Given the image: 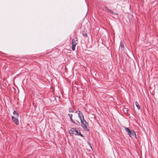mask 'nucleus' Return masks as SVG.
I'll use <instances>...</instances> for the list:
<instances>
[{
  "mask_svg": "<svg viewBox=\"0 0 158 158\" xmlns=\"http://www.w3.org/2000/svg\"><path fill=\"white\" fill-rule=\"evenodd\" d=\"M68 115L69 116V117H70V119L72 123H73L74 124H75V122L74 120H73V118H72V116H73L72 114H68Z\"/></svg>",
  "mask_w": 158,
  "mask_h": 158,
  "instance_id": "nucleus-6",
  "label": "nucleus"
},
{
  "mask_svg": "<svg viewBox=\"0 0 158 158\" xmlns=\"http://www.w3.org/2000/svg\"><path fill=\"white\" fill-rule=\"evenodd\" d=\"M81 122V124L83 125L84 123V122H85L86 121L85 120L84 118H82V119L80 120Z\"/></svg>",
  "mask_w": 158,
  "mask_h": 158,
  "instance_id": "nucleus-10",
  "label": "nucleus"
},
{
  "mask_svg": "<svg viewBox=\"0 0 158 158\" xmlns=\"http://www.w3.org/2000/svg\"><path fill=\"white\" fill-rule=\"evenodd\" d=\"M131 135H132L133 136H135V135H136V134H135V132L133 131H131Z\"/></svg>",
  "mask_w": 158,
  "mask_h": 158,
  "instance_id": "nucleus-13",
  "label": "nucleus"
},
{
  "mask_svg": "<svg viewBox=\"0 0 158 158\" xmlns=\"http://www.w3.org/2000/svg\"><path fill=\"white\" fill-rule=\"evenodd\" d=\"M105 8L108 10V9H109L107 7H106Z\"/></svg>",
  "mask_w": 158,
  "mask_h": 158,
  "instance_id": "nucleus-18",
  "label": "nucleus"
},
{
  "mask_svg": "<svg viewBox=\"0 0 158 158\" xmlns=\"http://www.w3.org/2000/svg\"><path fill=\"white\" fill-rule=\"evenodd\" d=\"M78 116L80 118V120L82 119V118H84V116L82 114V113L81 111H78Z\"/></svg>",
  "mask_w": 158,
  "mask_h": 158,
  "instance_id": "nucleus-4",
  "label": "nucleus"
},
{
  "mask_svg": "<svg viewBox=\"0 0 158 158\" xmlns=\"http://www.w3.org/2000/svg\"><path fill=\"white\" fill-rule=\"evenodd\" d=\"M77 121V122H78L79 123H79V122Z\"/></svg>",
  "mask_w": 158,
  "mask_h": 158,
  "instance_id": "nucleus-20",
  "label": "nucleus"
},
{
  "mask_svg": "<svg viewBox=\"0 0 158 158\" xmlns=\"http://www.w3.org/2000/svg\"><path fill=\"white\" fill-rule=\"evenodd\" d=\"M83 35L84 36V37H86L87 36V35L86 33H83Z\"/></svg>",
  "mask_w": 158,
  "mask_h": 158,
  "instance_id": "nucleus-14",
  "label": "nucleus"
},
{
  "mask_svg": "<svg viewBox=\"0 0 158 158\" xmlns=\"http://www.w3.org/2000/svg\"><path fill=\"white\" fill-rule=\"evenodd\" d=\"M112 14L114 15H118V14L117 13H116L115 12H114L112 13Z\"/></svg>",
  "mask_w": 158,
  "mask_h": 158,
  "instance_id": "nucleus-17",
  "label": "nucleus"
},
{
  "mask_svg": "<svg viewBox=\"0 0 158 158\" xmlns=\"http://www.w3.org/2000/svg\"><path fill=\"white\" fill-rule=\"evenodd\" d=\"M69 112H73V110L71 108H69Z\"/></svg>",
  "mask_w": 158,
  "mask_h": 158,
  "instance_id": "nucleus-15",
  "label": "nucleus"
},
{
  "mask_svg": "<svg viewBox=\"0 0 158 158\" xmlns=\"http://www.w3.org/2000/svg\"><path fill=\"white\" fill-rule=\"evenodd\" d=\"M135 105H136V106L137 107V108H138V109H140V106L138 104V102H135Z\"/></svg>",
  "mask_w": 158,
  "mask_h": 158,
  "instance_id": "nucleus-8",
  "label": "nucleus"
},
{
  "mask_svg": "<svg viewBox=\"0 0 158 158\" xmlns=\"http://www.w3.org/2000/svg\"><path fill=\"white\" fill-rule=\"evenodd\" d=\"M72 44H73L76 45L77 44V43H76L75 40L74 39H73L72 40Z\"/></svg>",
  "mask_w": 158,
  "mask_h": 158,
  "instance_id": "nucleus-9",
  "label": "nucleus"
},
{
  "mask_svg": "<svg viewBox=\"0 0 158 158\" xmlns=\"http://www.w3.org/2000/svg\"><path fill=\"white\" fill-rule=\"evenodd\" d=\"M69 132L71 135H80L82 137H84L83 135L80 133V130H79V132H78L75 128H72L69 131Z\"/></svg>",
  "mask_w": 158,
  "mask_h": 158,
  "instance_id": "nucleus-1",
  "label": "nucleus"
},
{
  "mask_svg": "<svg viewBox=\"0 0 158 158\" xmlns=\"http://www.w3.org/2000/svg\"><path fill=\"white\" fill-rule=\"evenodd\" d=\"M88 143L89 144V145H90V147L91 148V145H90V143H89V142H88Z\"/></svg>",
  "mask_w": 158,
  "mask_h": 158,
  "instance_id": "nucleus-19",
  "label": "nucleus"
},
{
  "mask_svg": "<svg viewBox=\"0 0 158 158\" xmlns=\"http://www.w3.org/2000/svg\"><path fill=\"white\" fill-rule=\"evenodd\" d=\"M121 47V48H123L124 47V45L121 42L120 43V45L119 47Z\"/></svg>",
  "mask_w": 158,
  "mask_h": 158,
  "instance_id": "nucleus-12",
  "label": "nucleus"
},
{
  "mask_svg": "<svg viewBox=\"0 0 158 158\" xmlns=\"http://www.w3.org/2000/svg\"><path fill=\"white\" fill-rule=\"evenodd\" d=\"M125 129V131L127 133L128 135L130 137L131 136V131L127 127H124Z\"/></svg>",
  "mask_w": 158,
  "mask_h": 158,
  "instance_id": "nucleus-5",
  "label": "nucleus"
},
{
  "mask_svg": "<svg viewBox=\"0 0 158 158\" xmlns=\"http://www.w3.org/2000/svg\"><path fill=\"white\" fill-rule=\"evenodd\" d=\"M84 122V124L81 125V126L85 130L88 131L89 130L88 129L87 127L88 123L86 121Z\"/></svg>",
  "mask_w": 158,
  "mask_h": 158,
  "instance_id": "nucleus-3",
  "label": "nucleus"
},
{
  "mask_svg": "<svg viewBox=\"0 0 158 158\" xmlns=\"http://www.w3.org/2000/svg\"><path fill=\"white\" fill-rule=\"evenodd\" d=\"M108 11L111 14L113 13V11H112L110 9H108Z\"/></svg>",
  "mask_w": 158,
  "mask_h": 158,
  "instance_id": "nucleus-16",
  "label": "nucleus"
},
{
  "mask_svg": "<svg viewBox=\"0 0 158 158\" xmlns=\"http://www.w3.org/2000/svg\"><path fill=\"white\" fill-rule=\"evenodd\" d=\"M76 46L75 45L72 44V48L73 50L74 51L75 50Z\"/></svg>",
  "mask_w": 158,
  "mask_h": 158,
  "instance_id": "nucleus-11",
  "label": "nucleus"
},
{
  "mask_svg": "<svg viewBox=\"0 0 158 158\" xmlns=\"http://www.w3.org/2000/svg\"><path fill=\"white\" fill-rule=\"evenodd\" d=\"M18 117H15L14 116H12V118L13 119L14 122L16 125H18L19 124V121L18 120Z\"/></svg>",
  "mask_w": 158,
  "mask_h": 158,
  "instance_id": "nucleus-2",
  "label": "nucleus"
},
{
  "mask_svg": "<svg viewBox=\"0 0 158 158\" xmlns=\"http://www.w3.org/2000/svg\"><path fill=\"white\" fill-rule=\"evenodd\" d=\"M13 114L15 115V117H19V114L16 111H14L13 112Z\"/></svg>",
  "mask_w": 158,
  "mask_h": 158,
  "instance_id": "nucleus-7",
  "label": "nucleus"
}]
</instances>
